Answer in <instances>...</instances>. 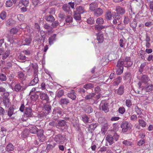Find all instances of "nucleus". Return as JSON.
I'll use <instances>...</instances> for the list:
<instances>
[{"label": "nucleus", "instance_id": "47", "mask_svg": "<svg viewBox=\"0 0 153 153\" xmlns=\"http://www.w3.org/2000/svg\"><path fill=\"white\" fill-rule=\"evenodd\" d=\"M15 22V21L12 19H9L7 21L6 24L7 26H8L13 25Z\"/></svg>", "mask_w": 153, "mask_h": 153}, {"label": "nucleus", "instance_id": "5", "mask_svg": "<svg viewBox=\"0 0 153 153\" xmlns=\"http://www.w3.org/2000/svg\"><path fill=\"white\" fill-rule=\"evenodd\" d=\"M66 139L65 135L60 134L56 135L54 138V140L58 143H62Z\"/></svg>", "mask_w": 153, "mask_h": 153}, {"label": "nucleus", "instance_id": "15", "mask_svg": "<svg viewBox=\"0 0 153 153\" xmlns=\"http://www.w3.org/2000/svg\"><path fill=\"white\" fill-rule=\"evenodd\" d=\"M67 96L73 100H75L76 98V94L74 90H72L70 93L67 94Z\"/></svg>", "mask_w": 153, "mask_h": 153}, {"label": "nucleus", "instance_id": "51", "mask_svg": "<svg viewBox=\"0 0 153 153\" xmlns=\"http://www.w3.org/2000/svg\"><path fill=\"white\" fill-rule=\"evenodd\" d=\"M130 26L133 28V30L135 31V28L137 26V23L134 20L132 23L130 24Z\"/></svg>", "mask_w": 153, "mask_h": 153}, {"label": "nucleus", "instance_id": "45", "mask_svg": "<svg viewBox=\"0 0 153 153\" xmlns=\"http://www.w3.org/2000/svg\"><path fill=\"white\" fill-rule=\"evenodd\" d=\"M30 98L33 101H35L38 98V96L35 93H33V94H30Z\"/></svg>", "mask_w": 153, "mask_h": 153}, {"label": "nucleus", "instance_id": "13", "mask_svg": "<svg viewBox=\"0 0 153 153\" xmlns=\"http://www.w3.org/2000/svg\"><path fill=\"white\" fill-rule=\"evenodd\" d=\"M124 86L123 85H121L117 89L115 90V92L119 95H122L124 93Z\"/></svg>", "mask_w": 153, "mask_h": 153}, {"label": "nucleus", "instance_id": "29", "mask_svg": "<svg viewBox=\"0 0 153 153\" xmlns=\"http://www.w3.org/2000/svg\"><path fill=\"white\" fill-rule=\"evenodd\" d=\"M14 149V146L11 143H9L6 146V149L8 151H13Z\"/></svg>", "mask_w": 153, "mask_h": 153}, {"label": "nucleus", "instance_id": "64", "mask_svg": "<svg viewBox=\"0 0 153 153\" xmlns=\"http://www.w3.org/2000/svg\"><path fill=\"white\" fill-rule=\"evenodd\" d=\"M18 31V30L16 28H13L10 30V32L13 34L16 33Z\"/></svg>", "mask_w": 153, "mask_h": 153}, {"label": "nucleus", "instance_id": "60", "mask_svg": "<svg viewBox=\"0 0 153 153\" xmlns=\"http://www.w3.org/2000/svg\"><path fill=\"white\" fill-rule=\"evenodd\" d=\"M55 144L53 143V144H49L48 145L47 147V149L48 150H50L53 149L55 146Z\"/></svg>", "mask_w": 153, "mask_h": 153}, {"label": "nucleus", "instance_id": "31", "mask_svg": "<svg viewBox=\"0 0 153 153\" xmlns=\"http://www.w3.org/2000/svg\"><path fill=\"white\" fill-rule=\"evenodd\" d=\"M141 79L143 82L146 83L148 82L150 80L147 76L146 75H143L142 76Z\"/></svg>", "mask_w": 153, "mask_h": 153}, {"label": "nucleus", "instance_id": "21", "mask_svg": "<svg viewBox=\"0 0 153 153\" xmlns=\"http://www.w3.org/2000/svg\"><path fill=\"white\" fill-rule=\"evenodd\" d=\"M95 94L94 93H89L87 94L85 97V99L86 100H91L94 96Z\"/></svg>", "mask_w": 153, "mask_h": 153}, {"label": "nucleus", "instance_id": "9", "mask_svg": "<svg viewBox=\"0 0 153 153\" xmlns=\"http://www.w3.org/2000/svg\"><path fill=\"white\" fill-rule=\"evenodd\" d=\"M25 114L26 116L30 117L33 116V114L31 108L30 107H26L25 109Z\"/></svg>", "mask_w": 153, "mask_h": 153}, {"label": "nucleus", "instance_id": "59", "mask_svg": "<svg viewBox=\"0 0 153 153\" xmlns=\"http://www.w3.org/2000/svg\"><path fill=\"white\" fill-rule=\"evenodd\" d=\"M72 17L71 16H68L66 18L65 21L67 22L70 23L72 21Z\"/></svg>", "mask_w": 153, "mask_h": 153}, {"label": "nucleus", "instance_id": "19", "mask_svg": "<svg viewBox=\"0 0 153 153\" xmlns=\"http://www.w3.org/2000/svg\"><path fill=\"white\" fill-rule=\"evenodd\" d=\"M3 103L4 105L7 108H8L10 105L9 99L7 97L3 99Z\"/></svg>", "mask_w": 153, "mask_h": 153}, {"label": "nucleus", "instance_id": "7", "mask_svg": "<svg viewBox=\"0 0 153 153\" xmlns=\"http://www.w3.org/2000/svg\"><path fill=\"white\" fill-rule=\"evenodd\" d=\"M83 10H76L74 11V19L77 20L81 19L80 14L83 13L84 11Z\"/></svg>", "mask_w": 153, "mask_h": 153}, {"label": "nucleus", "instance_id": "8", "mask_svg": "<svg viewBox=\"0 0 153 153\" xmlns=\"http://www.w3.org/2000/svg\"><path fill=\"white\" fill-rule=\"evenodd\" d=\"M37 133V136L40 141L43 142L45 139V137L43 135V131L42 129L38 130Z\"/></svg>", "mask_w": 153, "mask_h": 153}, {"label": "nucleus", "instance_id": "39", "mask_svg": "<svg viewBox=\"0 0 153 153\" xmlns=\"http://www.w3.org/2000/svg\"><path fill=\"white\" fill-rule=\"evenodd\" d=\"M64 94V91L63 90H60L57 92L56 94V96L58 98H60L63 96Z\"/></svg>", "mask_w": 153, "mask_h": 153}, {"label": "nucleus", "instance_id": "30", "mask_svg": "<svg viewBox=\"0 0 153 153\" xmlns=\"http://www.w3.org/2000/svg\"><path fill=\"white\" fill-rule=\"evenodd\" d=\"M97 39L99 43L102 42L103 41V35L102 34H97Z\"/></svg>", "mask_w": 153, "mask_h": 153}, {"label": "nucleus", "instance_id": "46", "mask_svg": "<svg viewBox=\"0 0 153 153\" xmlns=\"http://www.w3.org/2000/svg\"><path fill=\"white\" fill-rule=\"evenodd\" d=\"M14 108L13 107H10L9 109L8 115L9 117H11L13 114Z\"/></svg>", "mask_w": 153, "mask_h": 153}, {"label": "nucleus", "instance_id": "12", "mask_svg": "<svg viewBox=\"0 0 153 153\" xmlns=\"http://www.w3.org/2000/svg\"><path fill=\"white\" fill-rule=\"evenodd\" d=\"M63 110L59 107H57L54 108L53 112L52 114H56V113L60 115H61L62 114Z\"/></svg>", "mask_w": 153, "mask_h": 153}, {"label": "nucleus", "instance_id": "25", "mask_svg": "<svg viewBox=\"0 0 153 153\" xmlns=\"http://www.w3.org/2000/svg\"><path fill=\"white\" fill-rule=\"evenodd\" d=\"M138 122L140 126L143 128L146 127V123L143 120L141 119H138Z\"/></svg>", "mask_w": 153, "mask_h": 153}, {"label": "nucleus", "instance_id": "54", "mask_svg": "<svg viewBox=\"0 0 153 153\" xmlns=\"http://www.w3.org/2000/svg\"><path fill=\"white\" fill-rule=\"evenodd\" d=\"M137 115L135 114H133L131 115L130 117V120L133 121H135L137 120Z\"/></svg>", "mask_w": 153, "mask_h": 153}, {"label": "nucleus", "instance_id": "49", "mask_svg": "<svg viewBox=\"0 0 153 153\" xmlns=\"http://www.w3.org/2000/svg\"><path fill=\"white\" fill-rule=\"evenodd\" d=\"M118 111L120 114H123L125 111V109L123 107H120L119 108Z\"/></svg>", "mask_w": 153, "mask_h": 153}, {"label": "nucleus", "instance_id": "53", "mask_svg": "<svg viewBox=\"0 0 153 153\" xmlns=\"http://www.w3.org/2000/svg\"><path fill=\"white\" fill-rule=\"evenodd\" d=\"M18 75L19 78L23 79L24 77L25 74L22 72L19 71L18 72Z\"/></svg>", "mask_w": 153, "mask_h": 153}, {"label": "nucleus", "instance_id": "33", "mask_svg": "<svg viewBox=\"0 0 153 153\" xmlns=\"http://www.w3.org/2000/svg\"><path fill=\"white\" fill-rule=\"evenodd\" d=\"M112 14L111 13L110 11L107 12L105 14V17L106 19L108 20H110L112 18Z\"/></svg>", "mask_w": 153, "mask_h": 153}, {"label": "nucleus", "instance_id": "37", "mask_svg": "<svg viewBox=\"0 0 153 153\" xmlns=\"http://www.w3.org/2000/svg\"><path fill=\"white\" fill-rule=\"evenodd\" d=\"M122 79L121 77L118 76L116 79L114 80V85H118L120 82L121 80Z\"/></svg>", "mask_w": 153, "mask_h": 153}, {"label": "nucleus", "instance_id": "35", "mask_svg": "<svg viewBox=\"0 0 153 153\" xmlns=\"http://www.w3.org/2000/svg\"><path fill=\"white\" fill-rule=\"evenodd\" d=\"M96 23L98 25H101L104 23V20L102 18L100 17L97 19Z\"/></svg>", "mask_w": 153, "mask_h": 153}, {"label": "nucleus", "instance_id": "14", "mask_svg": "<svg viewBox=\"0 0 153 153\" xmlns=\"http://www.w3.org/2000/svg\"><path fill=\"white\" fill-rule=\"evenodd\" d=\"M40 99L42 100H46L47 102L49 100V98L48 95L44 93L40 94Z\"/></svg>", "mask_w": 153, "mask_h": 153}, {"label": "nucleus", "instance_id": "20", "mask_svg": "<svg viewBox=\"0 0 153 153\" xmlns=\"http://www.w3.org/2000/svg\"><path fill=\"white\" fill-rule=\"evenodd\" d=\"M83 110L86 113H90L93 111V109L90 106H87L83 108Z\"/></svg>", "mask_w": 153, "mask_h": 153}, {"label": "nucleus", "instance_id": "18", "mask_svg": "<svg viewBox=\"0 0 153 153\" xmlns=\"http://www.w3.org/2000/svg\"><path fill=\"white\" fill-rule=\"evenodd\" d=\"M22 4L25 7H23L20 8V10H26L27 8L26 7L29 4V0H21Z\"/></svg>", "mask_w": 153, "mask_h": 153}, {"label": "nucleus", "instance_id": "38", "mask_svg": "<svg viewBox=\"0 0 153 153\" xmlns=\"http://www.w3.org/2000/svg\"><path fill=\"white\" fill-rule=\"evenodd\" d=\"M94 86L93 84L91 83H88L84 85L83 87L84 88L86 89H90L94 88Z\"/></svg>", "mask_w": 153, "mask_h": 153}, {"label": "nucleus", "instance_id": "23", "mask_svg": "<svg viewBox=\"0 0 153 153\" xmlns=\"http://www.w3.org/2000/svg\"><path fill=\"white\" fill-rule=\"evenodd\" d=\"M22 88V86L20 84L18 83L16 84L14 88H12V89L16 92L19 91Z\"/></svg>", "mask_w": 153, "mask_h": 153}, {"label": "nucleus", "instance_id": "4", "mask_svg": "<svg viewBox=\"0 0 153 153\" xmlns=\"http://www.w3.org/2000/svg\"><path fill=\"white\" fill-rule=\"evenodd\" d=\"M123 65L122 64L121 61H118L116 67V73L117 75L122 74L123 70Z\"/></svg>", "mask_w": 153, "mask_h": 153}, {"label": "nucleus", "instance_id": "55", "mask_svg": "<svg viewBox=\"0 0 153 153\" xmlns=\"http://www.w3.org/2000/svg\"><path fill=\"white\" fill-rule=\"evenodd\" d=\"M145 140L141 139L137 142V145L139 146H141L145 143Z\"/></svg>", "mask_w": 153, "mask_h": 153}, {"label": "nucleus", "instance_id": "2", "mask_svg": "<svg viewBox=\"0 0 153 153\" xmlns=\"http://www.w3.org/2000/svg\"><path fill=\"white\" fill-rule=\"evenodd\" d=\"M119 137V135L117 133H114L113 136L111 135H108L106 137V139L110 144H112L113 143L114 140L115 141H117Z\"/></svg>", "mask_w": 153, "mask_h": 153}, {"label": "nucleus", "instance_id": "61", "mask_svg": "<svg viewBox=\"0 0 153 153\" xmlns=\"http://www.w3.org/2000/svg\"><path fill=\"white\" fill-rule=\"evenodd\" d=\"M97 6L95 4H90V10H95Z\"/></svg>", "mask_w": 153, "mask_h": 153}, {"label": "nucleus", "instance_id": "16", "mask_svg": "<svg viewBox=\"0 0 153 153\" xmlns=\"http://www.w3.org/2000/svg\"><path fill=\"white\" fill-rule=\"evenodd\" d=\"M51 105L48 104H46L44 106V110L45 113L46 114H48L51 111Z\"/></svg>", "mask_w": 153, "mask_h": 153}, {"label": "nucleus", "instance_id": "52", "mask_svg": "<svg viewBox=\"0 0 153 153\" xmlns=\"http://www.w3.org/2000/svg\"><path fill=\"white\" fill-rule=\"evenodd\" d=\"M6 16V14L4 11H3L0 14V17L2 20L4 19Z\"/></svg>", "mask_w": 153, "mask_h": 153}, {"label": "nucleus", "instance_id": "11", "mask_svg": "<svg viewBox=\"0 0 153 153\" xmlns=\"http://www.w3.org/2000/svg\"><path fill=\"white\" fill-rule=\"evenodd\" d=\"M144 89L145 91L147 92H150L153 90V84H147L144 87Z\"/></svg>", "mask_w": 153, "mask_h": 153}, {"label": "nucleus", "instance_id": "10", "mask_svg": "<svg viewBox=\"0 0 153 153\" xmlns=\"http://www.w3.org/2000/svg\"><path fill=\"white\" fill-rule=\"evenodd\" d=\"M70 102L69 99L66 98H62L59 101V104L62 106L63 105H67Z\"/></svg>", "mask_w": 153, "mask_h": 153}, {"label": "nucleus", "instance_id": "50", "mask_svg": "<svg viewBox=\"0 0 153 153\" xmlns=\"http://www.w3.org/2000/svg\"><path fill=\"white\" fill-rule=\"evenodd\" d=\"M7 79V77L5 74H0V80L2 81H5Z\"/></svg>", "mask_w": 153, "mask_h": 153}, {"label": "nucleus", "instance_id": "63", "mask_svg": "<svg viewBox=\"0 0 153 153\" xmlns=\"http://www.w3.org/2000/svg\"><path fill=\"white\" fill-rule=\"evenodd\" d=\"M63 10H70V7L68 3V4H64L62 7Z\"/></svg>", "mask_w": 153, "mask_h": 153}, {"label": "nucleus", "instance_id": "43", "mask_svg": "<svg viewBox=\"0 0 153 153\" xmlns=\"http://www.w3.org/2000/svg\"><path fill=\"white\" fill-rule=\"evenodd\" d=\"M19 59L22 60H27L28 59V58L26 57L22 53H20L19 56H18Z\"/></svg>", "mask_w": 153, "mask_h": 153}, {"label": "nucleus", "instance_id": "3", "mask_svg": "<svg viewBox=\"0 0 153 153\" xmlns=\"http://www.w3.org/2000/svg\"><path fill=\"white\" fill-rule=\"evenodd\" d=\"M118 61H121L122 65L126 67H130L133 64L129 57H126L125 59H120Z\"/></svg>", "mask_w": 153, "mask_h": 153}, {"label": "nucleus", "instance_id": "48", "mask_svg": "<svg viewBox=\"0 0 153 153\" xmlns=\"http://www.w3.org/2000/svg\"><path fill=\"white\" fill-rule=\"evenodd\" d=\"M95 21L93 17H90L87 20V22L88 24H93L94 23Z\"/></svg>", "mask_w": 153, "mask_h": 153}, {"label": "nucleus", "instance_id": "6", "mask_svg": "<svg viewBox=\"0 0 153 153\" xmlns=\"http://www.w3.org/2000/svg\"><path fill=\"white\" fill-rule=\"evenodd\" d=\"M100 109L102 110L105 113L109 111V109L108 108V104L105 101H101L99 106Z\"/></svg>", "mask_w": 153, "mask_h": 153}, {"label": "nucleus", "instance_id": "26", "mask_svg": "<svg viewBox=\"0 0 153 153\" xmlns=\"http://www.w3.org/2000/svg\"><path fill=\"white\" fill-rule=\"evenodd\" d=\"M31 39L30 38H25L23 40L22 44L23 45H28L30 43Z\"/></svg>", "mask_w": 153, "mask_h": 153}, {"label": "nucleus", "instance_id": "57", "mask_svg": "<svg viewBox=\"0 0 153 153\" xmlns=\"http://www.w3.org/2000/svg\"><path fill=\"white\" fill-rule=\"evenodd\" d=\"M126 105L128 107H130L132 105L131 100H127L126 101Z\"/></svg>", "mask_w": 153, "mask_h": 153}, {"label": "nucleus", "instance_id": "62", "mask_svg": "<svg viewBox=\"0 0 153 153\" xmlns=\"http://www.w3.org/2000/svg\"><path fill=\"white\" fill-rule=\"evenodd\" d=\"M28 130L27 129H25L22 132V135H24L23 136L24 137H27L28 135Z\"/></svg>", "mask_w": 153, "mask_h": 153}, {"label": "nucleus", "instance_id": "22", "mask_svg": "<svg viewBox=\"0 0 153 153\" xmlns=\"http://www.w3.org/2000/svg\"><path fill=\"white\" fill-rule=\"evenodd\" d=\"M39 129L35 126H33L30 128V131L32 134H36L38 132Z\"/></svg>", "mask_w": 153, "mask_h": 153}, {"label": "nucleus", "instance_id": "27", "mask_svg": "<svg viewBox=\"0 0 153 153\" xmlns=\"http://www.w3.org/2000/svg\"><path fill=\"white\" fill-rule=\"evenodd\" d=\"M107 27L104 26L103 25H95L94 26L95 30L97 31H100L102 29L105 27Z\"/></svg>", "mask_w": 153, "mask_h": 153}, {"label": "nucleus", "instance_id": "36", "mask_svg": "<svg viewBox=\"0 0 153 153\" xmlns=\"http://www.w3.org/2000/svg\"><path fill=\"white\" fill-rule=\"evenodd\" d=\"M122 143L126 146H131L133 145L132 142L128 140H124L123 141Z\"/></svg>", "mask_w": 153, "mask_h": 153}, {"label": "nucleus", "instance_id": "42", "mask_svg": "<svg viewBox=\"0 0 153 153\" xmlns=\"http://www.w3.org/2000/svg\"><path fill=\"white\" fill-rule=\"evenodd\" d=\"M134 110L135 112L137 115H141L142 112L140 108H139L138 106H135Z\"/></svg>", "mask_w": 153, "mask_h": 153}, {"label": "nucleus", "instance_id": "28", "mask_svg": "<svg viewBox=\"0 0 153 153\" xmlns=\"http://www.w3.org/2000/svg\"><path fill=\"white\" fill-rule=\"evenodd\" d=\"M66 122L63 120L59 121L58 124L56 125V127L58 128V126L63 127L66 125Z\"/></svg>", "mask_w": 153, "mask_h": 153}, {"label": "nucleus", "instance_id": "17", "mask_svg": "<svg viewBox=\"0 0 153 153\" xmlns=\"http://www.w3.org/2000/svg\"><path fill=\"white\" fill-rule=\"evenodd\" d=\"M56 34H54L49 38L48 40L50 45H51L53 44L54 42L56 40Z\"/></svg>", "mask_w": 153, "mask_h": 153}, {"label": "nucleus", "instance_id": "40", "mask_svg": "<svg viewBox=\"0 0 153 153\" xmlns=\"http://www.w3.org/2000/svg\"><path fill=\"white\" fill-rule=\"evenodd\" d=\"M32 3L35 6L40 4L41 3L43 2V0H32Z\"/></svg>", "mask_w": 153, "mask_h": 153}, {"label": "nucleus", "instance_id": "24", "mask_svg": "<svg viewBox=\"0 0 153 153\" xmlns=\"http://www.w3.org/2000/svg\"><path fill=\"white\" fill-rule=\"evenodd\" d=\"M33 79L32 80L30 83V85H34L37 84L39 81L38 77H34Z\"/></svg>", "mask_w": 153, "mask_h": 153}, {"label": "nucleus", "instance_id": "1", "mask_svg": "<svg viewBox=\"0 0 153 153\" xmlns=\"http://www.w3.org/2000/svg\"><path fill=\"white\" fill-rule=\"evenodd\" d=\"M120 126L122 128V131L124 133L126 132L128 130L131 129L132 127L131 123L126 121L123 122L121 123Z\"/></svg>", "mask_w": 153, "mask_h": 153}, {"label": "nucleus", "instance_id": "44", "mask_svg": "<svg viewBox=\"0 0 153 153\" xmlns=\"http://www.w3.org/2000/svg\"><path fill=\"white\" fill-rule=\"evenodd\" d=\"M146 65V62H144L142 63L139 68V71L140 73H142L143 71V69L144 67Z\"/></svg>", "mask_w": 153, "mask_h": 153}, {"label": "nucleus", "instance_id": "58", "mask_svg": "<svg viewBox=\"0 0 153 153\" xmlns=\"http://www.w3.org/2000/svg\"><path fill=\"white\" fill-rule=\"evenodd\" d=\"M13 3L11 0L7 1L6 2V5L7 7H10L12 6Z\"/></svg>", "mask_w": 153, "mask_h": 153}, {"label": "nucleus", "instance_id": "32", "mask_svg": "<svg viewBox=\"0 0 153 153\" xmlns=\"http://www.w3.org/2000/svg\"><path fill=\"white\" fill-rule=\"evenodd\" d=\"M45 19L47 21L50 22H53L55 20L54 17L51 15L46 16Z\"/></svg>", "mask_w": 153, "mask_h": 153}, {"label": "nucleus", "instance_id": "41", "mask_svg": "<svg viewBox=\"0 0 153 153\" xmlns=\"http://www.w3.org/2000/svg\"><path fill=\"white\" fill-rule=\"evenodd\" d=\"M10 53L9 51H7L2 54V59H6L9 55Z\"/></svg>", "mask_w": 153, "mask_h": 153}, {"label": "nucleus", "instance_id": "34", "mask_svg": "<svg viewBox=\"0 0 153 153\" xmlns=\"http://www.w3.org/2000/svg\"><path fill=\"white\" fill-rule=\"evenodd\" d=\"M95 16L98 17L101 15L103 12L102 10H94Z\"/></svg>", "mask_w": 153, "mask_h": 153}, {"label": "nucleus", "instance_id": "56", "mask_svg": "<svg viewBox=\"0 0 153 153\" xmlns=\"http://www.w3.org/2000/svg\"><path fill=\"white\" fill-rule=\"evenodd\" d=\"M83 121L85 123L89 122L88 117L86 116H84L82 117Z\"/></svg>", "mask_w": 153, "mask_h": 153}]
</instances>
